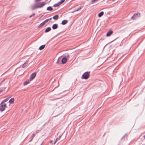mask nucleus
Listing matches in <instances>:
<instances>
[{
	"instance_id": "1",
	"label": "nucleus",
	"mask_w": 145,
	"mask_h": 145,
	"mask_svg": "<svg viewBox=\"0 0 145 145\" xmlns=\"http://www.w3.org/2000/svg\"><path fill=\"white\" fill-rule=\"evenodd\" d=\"M90 72H86L84 73L81 77L82 79L87 80L89 76Z\"/></svg>"
},
{
	"instance_id": "2",
	"label": "nucleus",
	"mask_w": 145,
	"mask_h": 145,
	"mask_svg": "<svg viewBox=\"0 0 145 145\" xmlns=\"http://www.w3.org/2000/svg\"><path fill=\"white\" fill-rule=\"evenodd\" d=\"M6 107H7L6 104L2 102L0 104V111H3Z\"/></svg>"
},
{
	"instance_id": "3",
	"label": "nucleus",
	"mask_w": 145,
	"mask_h": 145,
	"mask_svg": "<svg viewBox=\"0 0 145 145\" xmlns=\"http://www.w3.org/2000/svg\"><path fill=\"white\" fill-rule=\"evenodd\" d=\"M37 7L38 8L42 7L44 6L46 4L45 2H42L40 3H36Z\"/></svg>"
},
{
	"instance_id": "4",
	"label": "nucleus",
	"mask_w": 145,
	"mask_h": 145,
	"mask_svg": "<svg viewBox=\"0 0 145 145\" xmlns=\"http://www.w3.org/2000/svg\"><path fill=\"white\" fill-rule=\"evenodd\" d=\"M36 74L35 72H34L30 76V80L31 81L33 80L34 78L36 76Z\"/></svg>"
},
{
	"instance_id": "5",
	"label": "nucleus",
	"mask_w": 145,
	"mask_h": 145,
	"mask_svg": "<svg viewBox=\"0 0 145 145\" xmlns=\"http://www.w3.org/2000/svg\"><path fill=\"white\" fill-rule=\"evenodd\" d=\"M67 61V58L65 57H64L62 59H61V62L63 64H65V63Z\"/></svg>"
},
{
	"instance_id": "6",
	"label": "nucleus",
	"mask_w": 145,
	"mask_h": 145,
	"mask_svg": "<svg viewBox=\"0 0 145 145\" xmlns=\"http://www.w3.org/2000/svg\"><path fill=\"white\" fill-rule=\"evenodd\" d=\"M52 27L53 29H55L58 28V25L56 24H54L52 26Z\"/></svg>"
},
{
	"instance_id": "7",
	"label": "nucleus",
	"mask_w": 145,
	"mask_h": 145,
	"mask_svg": "<svg viewBox=\"0 0 145 145\" xmlns=\"http://www.w3.org/2000/svg\"><path fill=\"white\" fill-rule=\"evenodd\" d=\"M113 31H108L107 34L106 36H110L112 33Z\"/></svg>"
},
{
	"instance_id": "8",
	"label": "nucleus",
	"mask_w": 145,
	"mask_h": 145,
	"mask_svg": "<svg viewBox=\"0 0 145 145\" xmlns=\"http://www.w3.org/2000/svg\"><path fill=\"white\" fill-rule=\"evenodd\" d=\"M35 136V133H33L32 135L31 136L30 138V140H29V142H31V141L33 139V138Z\"/></svg>"
},
{
	"instance_id": "9",
	"label": "nucleus",
	"mask_w": 145,
	"mask_h": 145,
	"mask_svg": "<svg viewBox=\"0 0 145 145\" xmlns=\"http://www.w3.org/2000/svg\"><path fill=\"white\" fill-rule=\"evenodd\" d=\"M51 30V28L50 27H48L45 30L44 32L47 33L50 31Z\"/></svg>"
},
{
	"instance_id": "10",
	"label": "nucleus",
	"mask_w": 145,
	"mask_h": 145,
	"mask_svg": "<svg viewBox=\"0 0 145 145\" xmlns=\"http://www.w3.org/2000/svg\"><path fill=\"white\" fill-rule=\"evenodd\" d=\"M68 22V21L66 20H64L61 22V24L63 25L66 24Z\"/></svg>"
},
{
	"instance_id": "11",
	"label": "nucleus",
	"mask_w": 145,
	"mask_h": 145,
	"mask_svg": "<svg viewBox=\"0 0 145 145\" xmlns=\"http://www.w3.org/2000/svg\"><path fill=\"white\" fill-rule=\"evenodd\" d=\"M31 81V80H28L26 81H25V82H24V86H25V85H27V84H29L30 81Z\"/></svg>"
},
{
	"instance_id": "12",
	"label": "nucleus",
	"mask_w": 145,
	"mask_h": 145,
	"mask_svg": "<svg viewBox=\"0 0 145 145\" xmlns=\"http://www.w3.org/2000/svg\"><path fill=\"white\" fill-rule=\"evenodd\" d=\"M104 12L103 11H102L99 13L98 14V16L99 17H100L103 15L104 14Z\"/></svg>"
},
{
	"instance_id": "13",
	"label": "nucleus",
	"mask_w": 145,
	"mask_h": 145,
	"mask_svg": "<svg viewBox=\"0 0 145 145\" xmlns=\"http://www.w3.org/2000/svg\"><path fill=\"white\" fill-rule=\"evenodd\" d=\"M36 8H38L37 7L35 3L34 5L32 6V10H34Z\"/></svg>"
},
{
	"instance_id": "14",
	"label": "nucleus",
	"mask_w": 145,
	"mask_h": 145,
	"mask_svg": "<svg viewBox=\"0 0 145 145\" xmlns=\"http://www.w3.org/2000/svg\"><path fill=\"white\" fill-rule=\"evenodd\" d=\"M45 24V22L44 21H43L42 22L41 24H40V25L38 26L39 28H40L42 26H43L44 24Z\"/></svg>"
},
{
	"instance_id": "15",
	"label": "nucleus",
	"mask_w": 145,
	"mask_h": 145,
	"mask_svg": "<svg viewBox=\"0 0 145 145\" xmlns=\"http://www.w3.org/2000/svg\"><path fill=\"white\" fill-rule=\"evenodd\" d=\"M14 101V99L13 98L11 99L9 101V103L10 104L13 103Z\"/></svg>"
},
{
	"instance_id": "16",
	"label": "nucleus",
	"mask_w": 145,
	"mask_h": 145,
	"mask_svg": "<svg viewBox=\"0 0 145 145\" xmlns=\"http://www.w3.org/2000/svg\"><path fill=\"white\" fill-rule=\"evenodd\" d=\"M59 16L58 15H56L53 17L54 19L55 20H57Z\"/></svg>"
},
{
	"instance_id": "17",
	"label": "nucleus",
	"mask_w": 145,
	"mask_h": 145,
	"mask_svg": "<svg viewBox=\"0 0 145 145\" xmlns=\"http://www.w3.org/2000/svg\"><path fill=\"white\" fill-rule=\"evenodd\" d=\"M140 15V14L139 12H137L136 13H135L133 16V18L134 16H139Z\"/></svg>"
},
{
	"instance_id": "18",
	"label": "nucleus",
	"mask_w": 145,
	"mask_h": 145,
	"mask_svg": "<svg viewBox=\"0 0 145 145\" xmlns=\"http://www.w3.org/2000/svg\"><path fill=\"white\" fill-rule=\"evenodd\" d=\"M45 45H43L41 46H40L39 48V50H43L45 47Z\"/></svg>"
},
{
	"instance_id": "19",
	"label": "nucleus",
	"mask_w": 145,
	"mask_h": 145,
	"mask_svg": "<svg viewBox=\"0 0 145 145\" xmlns=\"http://www.w3.org/2000/svg\"><path fill=\"white\" fill-rule=\"evenodd\" d=\"M47 10L49 11H51L53 10V8L49 6L47 7Z\"/></svg>"
},
{
	"instance_id": "20",
	"label": "nucleus",
	"mask_w": 145,
	"mask_h": 145,
	"mask_svg": "<svg viewBox=\"0 0 145 145\" xmlns=\"http://www.w3.org/2000/svg\"><path fill=\"white\" fill-rule=\"evenodd\" d=\"M61 56L59 57V58L57 59V61L56 62V63H57V64H59V63H60V61H59V59H61Z\"/></svg>"
},
{
	"instance_id": "21",
	"label": "nucleus",
	"mask_w": 145,
	"mask_h": 145,
	"mask_svg": "<svg viewBox=\"0 0 145 145\" xmlns=\"http://www.w3.org/2000/svg\"><path fill=\"white\" fill-rule=\"evenodd\" d=\"M28 64V63L26 62L24 63L22 66V68H24Z\"/></svg>"
},
{
	"instance_id": "22",
	"label": "nucleus",
	"mask_w": 145,
	"mask_h": 145,
	"mask_svg": "<svg viewBox=\"0 0 145 145\" xmlns=\"http://www.w3.org/2000/svg\"><path fill=\"white\" fill-rule=\"evenodd\" d=\"M82 8V7L81 6L79 7L78 8H77L76 9H75L74 10V11H78L79 10H80Z\"/></svg>"
},
{
	"instance_id": "23",
	"label": "nucleus",
	"mask_w": 145,
	"mask_h": 145,
	"mask_svg": "<svg viewBox=\"0 0 145 145\" xmlns=\"http://www.w3.org/2000/svg\"><path fill=\"white\" fill-rule=\"evenodd\" d=\"M9 97H7V98H6L2 102H3V103H4L5 102L9 100Z\"/></svg>"
},
{
	"instance_id": "24",
	"label": "nucleus",
	"mask_w": 145,
	"mask_h": 145,
	"mask_svg": "<svg viewBox=\"0 0 145 145\" xmlns=\"http://www.w3.org/2000/svg\"><path fill=\"white\" fill-rule=\"evenodd\" d=\"M52 19V18H48V19H47L46 20H44V22L46 23L47 22H48V21L51 20Z\"/></svg>"
},
{
	"instance_id": "25",
	"label": "nucleus",
	"mask_w": 145,
	"mask_h": 145,
	"mask_svg": "<svg viewBox=\"0 0 145 145\" xmlns=\"http://www.w3.org/2000/svg\"><path fill=\"white\" fill-rule=\"evenodd\" d=\"M59 2L57 3V4H54V5H53V7H57L59 5H60L59 4Z\"/></svg>"
},
{
	"instance_id": "26",
	"label": "nucleus",
	"mask_w": 145,
	"mask_h": 145,
	"mask_svg": "<svg viewBox=\"0 0 145 145\" xmlns=\"http://www.w3.org/2000/svg\"><path fill=\"white\" fill-rule=\"evenodd\" d=\"M65 1V0H61L60 2H59V4L60 5L62 4Z\"/></svg>"
},
{
	"instance_id": "27",
	"label": "nucleus",
	"mask_w": 145,
	"mask_h": 145,
	"mask_svg": "<svg viewBox=\"0 0 145 145\" xmlns=\"http://www.w3.org/2000/svg\"><path fill=\"white\" fill-rule=\"evenodd\" d=\"M35 15V13H33L31 15H30L29 16V18H30L31 17H32L34 16Z\"/></svg>"
},
{
	"instance_id": "28",
	"label": "nucleus",
	"mask_w": 145,
	"mask_h": 145,
	"mask_svg": "<svg viewBox=\"0 0 145 145\" xmlns=\"http://www.w3.org/2000/svg\"><path fill=\"white\" fill-rule=\"evenodd\" d=\"M61 137V135H59L58 137H57V138H56V139L57 140H59V139H60V138Z\"/></svg>"
},
{
	"instance_id": "29",
	"label": "nucleus",
	"mask_w": 145,
	"mask_h": 145,
	"mask_svg": "<svg viewBox=\"0 0 145 145\" xmlns=\"http://www.w3.org/2000/svg\"><path fill=\"white\" fill-rule=\"evenodd\" d=\"M137 18V17L136 16H134V17L133 18V16L131 17V19L133 20H135L136 18Z\"/></svg>"
},
{
	"instance_id": "30",
	"label": "nucleus",
	"mask_w": 145,
	"mask_h": 145,
	"mask_svg": "<svg viewBox=\"0 0 145 145\" xmlns=\"http://www.w3.org/2000/svg\"><path fill=\"white\" fill-rule=\"evenodd\" d=\"M98 0H92L91 1V2L92 3H93L95 1H98Z\"/></svg>"
},
{
	"instance_id": "31",
	"label": "nucleus",
	"mask_w": 145,
	"mask_h": 145,
	"mask_svg": "<svg viewBox=\"0 0 145 145\" xmlns=\"http://www.w3.org/2000/svg\"><path fill=\"white\" fill-rule=\"evenodd\" d=\"M41 0H35V1L36 2H38L40 1Z\"/></svg>"
},
{
	"instance_id": "32",
	"label": "nucleus",
	"mask_w": 145,
	"mask_h": 145,
	"mask_svg": "<svg viewBox=\"0 0 145 145\" xmlns=\"http://www.w3.org/2000/svg\"><path fill=\"white\" fill-rule=\"evenodd\" d=\"M57 140H57V139H56L55 141L54 142V144H55Z\"/></svg>"
},
{
	"instance_id": "33",
	"label": "nucleus",
	"mask_w": 145,
	"mask_h": 145,
	"mask_svg": "<svg viewBox=\"0 0 145 145\" xmlns=\"http://www.w3.org/2000/svg\"><path fill=\"white\" fill-rule=\"evenodd\" d=\"M126 134H125L123 136V137H122V138H124V137H125L126 136Z\"/></svg>"
},
{
	"instance_id": "34",
	"label": "nucleus",
	"mask_w": 145,
	"mask_h": 145,
	"mask_svg": "<svg viewBox=\"0 0 145 145\" xmlns=\"http://www.w3.org/2000/svg\"><path fill=\"white\" fill-rule=\"evenodd\" d=\"M4 80H5L4 79L1 82V84L4 81Z\"/></svg>"
},
{
	"instance_id": "35",
	"label": "nucleus",
	"mask_w": 145,
	"mask_h": 145,
	"mask_svg": "<svg viewBox=\"0 0 145 145\" xmlns=\"http://www.w3.org/2000/svg\"><path fill=\"white\" fill-rule=\"evenodd\" d=\"M52 140H51V141H50V143H52Z\"/></svg>"
},
{
	"instance_id": "36",
	"label": "nucleus",
	"mask_w": 145,
	"mask_h": 145,
	"mask_svg": "<svg viewBox=\"0 0 145 145\" xmlns=\"http://www.w3.org/2000/svg\"><path fill=\"white\" fill-rule=\"evenodd\" d=\"M75 11H74V10L72 11V12H75Z\"/></svg>"
},
{
	"instance_id": "37",
	"label": "nucleus",
	"mask_w": 145,
	"mask_h": 145,
	"mask_svg": "<svg viewBox=\"0 0 145 145\" xmlns=\"http://www.w3.org/2000/svg\"><path fill=\"white\" fill-rule=\"evenodd\" d=\"M144 139H145V135L144 136Z\"/></svg>"
},
{
	"instance_id": "38",
	"label": "nucleus",
	"mask_w": 145,
	"mask_h": 145,
	"mask_svg": "<svg viewBox=\"0 0 145 145\" xmlns=\"http://www.w3.org/2000/svg\"><path fill=\"white\" fill-rule=\"evenodd\" d=\"M67 57H69V55H67Z\"/></svg>"
}]
</instances>
